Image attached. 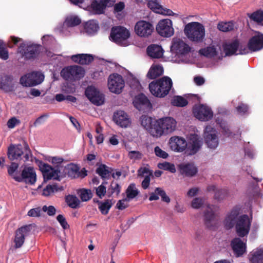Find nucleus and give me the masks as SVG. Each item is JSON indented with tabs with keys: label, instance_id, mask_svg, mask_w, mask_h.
<instances>
[{
	"label": "nucleus",
	"instance_id": "nucleus-1",
	"mask_svg": "<svg viewBox=\"0 0 263 263\" xmlns=\"http://www.w3.org/2000/svg\"><path fill=\"white\" fill-rule=\"evenodd\" d=\"M187 142L182 137L172 136L168 140L170 148L176 152H182L187 147L190 154H194L201 147L202 138L200 136V132L196 128L191 132L187 137Z\"/></svg>",
	"mask_w": 263,
	"mask_h": 263
},
{
	"label": "nucleus",
	"instance_id": "nucleus-2",
	"mask_svg": "<svg viewBox=\"0 0 263 263\" xmlns=\"http://www.w3.org/2000/svg\"><path fill=\"white\" fill-rule=\"evenodd\" d=\"M239 210L234 209L228 213L223 221V225L227 229L232 228L235 224L237 235L241 237L247 236L250 231L251 221L248 216L243 215L238 216Z\"/></svg>",
	"mask_w": 263,
	"mask_h": 263
},
{
	"label": "nucleus",
	"instance_id": "nucleus-3",
	"mask_svg": "<svg viewBox=\"0 0 263 263\" xmlns=\"http://www.w3.org/2000/svg\"><path fill=\"white\" fill-rule=\"evenodd\" d=\"M177 121L172 117H166L154 121V127L151 130V136L159 138L172 134L176 130Z\"/></svg>",
	"mask_w": 263,
	"mask_h": 263
},
{
	"label": "nucleus",
	"instance_id": "nucleus-4",
	"mask_svg": "<svg viewBox=\"0 0 263 263\" xmlns=\"http://www.w3.org/2000/svg\"><path fill=\"white\" fill-rule=\"evenodd\" d=\"M190 47L182 39L174 37L172 39L171 52V61L176 63H186V54L190 51Z\"/></svg>",
	"mask_w": 263,
	"mask_h": 263
},
{
	"label": "nucleus",
	"instance_id": "nucleus-5",
	"mask_svg": "<svg viewBox=\"0 0 263 263\" xmlns=\"http://www.w3.org/2000/svg\"><path fill=\"white\" fill-rule=\"evenodd\" d=\"M173 85L171 79L168 77L152 82L149 84V89L153 95L159 98L166 96L170 91Z\"/></svg>",
	"mask_w": 263,
	"mask_h": 263
},
{
	"label": "nucleus",
	"instance_id": "nucleus-6",
	"mask_svg": "<svg viewBox=\"0 0 263 263\" xmlns=\"http://www.w3.org/2000/svg\"><path fill=\"white\" fill-rule=\"evenodd\" d=\"M184 33L189 40L195 42H201L205 35V27L197 22L187 24L184 28Z\"/></svg>",
	"mask_w": 263,
	"mask_h": 263
},
{
	"label": "nucleus",
	"instance_id": "nucleus-7",
	"mask_svg": "<svg viewBox=\"0 0 263 263\" xmlns=\"http://www.w3.org/2000/svg\"><path fill=\"white\" fill-rule=\"evenodd\" d=\"M36 162L43 174L44 180H60L65 174L61 172L60 167H53L40 160H37Z\"/></svg>",
	"mask_w": 263,
	"mask_h": 263
},
{
	"label": "nucleus",
	"instance_id": "nucleus-8",
	"mask_svg": "<svg viewBox=\"0 0 263 263\" xmlns=\"http://www.w3.org/2000/svg\"><path fill=\"white\" fill-rule=\"evenodd\" d=\"M81 23V19L78 15L70 14L66 16L63 24L57 27V30L62 35L68 36L72 34L71 28L79 25Z\"/></svg>",
	"mask_w": 263,
	"mask_h": 263
},
{
	"label": "nucleus",
	"instance_id": "nucleus-9",
	"mask_svg": "<svg viewBox=\"0 0 263 263\" xmlns=\"http://www.w3.org/2000/svg\"><path fill=\"white\" fill-rule=\"evenodd\" d=\"M130 36V32L126 28L118 26L112 28L110 40L121 46H126L128 45L127 41Z\"/></svg>",
	"mask_w": 263,
	"mask_h": 263
},
{
	"label": "nucleus",
	"instance_id": "nucleus-10",
	"mask_svg": "<svg viewBox=\"0 0 263 263\" xmlns=\"http://www.w3.org/2000/svg\"><path fill=\"white\" fill-rule=\"evenodd\" d=\"M107 82L109 91L114 93L120 94L125 87V82L123 77L116 73L109 75Z\"/></svg>",
	"mask_w": 263,
	"mask_h": 263
},
{
	"label": "nucleus",
	"instance_id": "nucleus-11",
	"mask_svg": "<svg viewBox=\"0 0 263 263\" xmlns=\"http://www.w3.org/2000/svg\"><path fill=\"white\" fill-rule=\"evenodd\" d=\"M203 136L207 146L211 149H215L219 144L216 130L211 125L205 126Z\"/></svg>",
	"mask_w": 263,
	"mask_h": 263
},
{
	"label": "nucleus",
	"instance_id": "nucleus-12",
	"mask_svg": "<svg viewBox=\"0 0 263 263\" xmlns=\"http://www.w3.org/2000/svg\"><path fill=\"white\" fill-rule=\"evenodd\" d=\"M45 77L40 72H32L27 73L20 79V83L25 87L36 86L42 83Z\"/></svg>",
	"mask_w": 263,
	"mask_h": 263
},
{
	"label": "nucleus",
	"instance_id": "nucleus-13",
	"mask_svg": "<svg viewBox=\"0 0 263 263\" xmlns=\"http://www.w3.org/2000/svg\"><path fill=\"white\" fill-rule=\"evenodd\" d=\"M61 76L67 80H76L84 76V70L79 66H71L63 68L61 72Z\"/></svg>",
	"mask_w": 263,
	"mask_h": 263
},
{
	"label": "nucleus",
	"instance_id": "nucleus-14",
	"mask_svg": "<svg viewBox=\"0 0 263 263\" xmlns=\"http://www.w3.org/2000/svg\"><path fill=\"white\" fill-rule=\"evenodd\" d=\"M154 30L153 25L144 20L137 22L134 27L136 34L141 37H148L152 34Z\"/></svg>",
	"mask_w": 263,
	"mask_h": 263
},
{
	"label": "nucleus",
	"instance_id": "nucleus-15",
	"mask_svg": "<svg viewBox=\"0 0 263 263\" xmlns=\"http://www.w3.org/2000/svg\"><path fill=\"white\" fill-rule=\"evenodd\" d=\"M157 33L161 36L169 37L174 34V29L172 21L168 18L162 19L159 21L156 25Z\"/></svg>",
	"mask_w": 263,
	"mask_h": 263
},
{
	"label": "nucleus",
	"instance_id": "nucleus-16",
	"mask_svg": "<svg viewBox=\"0 0 263 263\" xmlns=\"http://www.w3.org/2000/svg\"><path fill=\"white\" fill-rule=\"evenodd\" d=\"M193 114L196 118L201 121H208L213 117V112L211 108L203 104L195 106L193 108Z\"/></svg>",
	"mask_w": 263,
	"mask_h": 263
},
{
	"label": "nucleus",
	"instance_id": "nucleus-17",
	"mask_svg": "<svg viewBox=\"0 0 263 263\" xmlns=\"http://www.w3.org/2000/svg\"><path fill=\"white\" fill-rule=\"evenodd\" d=\"M148 7L153 12L163 15L173 16L178 17L179 14L170 9L164 8L160 4V0H146Z\"/></svg>",
	"mask_w": 263,
	"mask_h": 263
},
{
	"label": "nucleus",
	"instance_id": "nucleus-18",
	"mask_svg": "<svg viewBox=\"0 0 263 263\" xmlns=\"http://www.w3.org/2000/svg\"><path fill=\"white\" fill-rule=\"evenodd\" d=\"M112 120L119 127L122 128H129L132 126V121L129 115L123 110H117L115 112Z\"/></svg>",
	"mask_w": 263,
	"mask_h": 263
},
{
	"label": "nucleus",
	"instance_id": "nucleus-19",
	"mask_svg": "<svg viewBox=\"0 0 263 263\" xmlns=\"http://www.w3.org/2000/svg\"><path fill=\"white\" fill-rule=\"evenodd\" d=\"M85 95L89 100L95 105H101L104 102L103 95L93 86H89L86 88Z\"/></svg>",
	"mask_w": 263,
	"mask_h": 263
},
{
	"label": "nucleus",
	"instance_id": "nucleus-20",
	"mask_svg": "<svg viewBox=\"0 0 263 263\" xmlns=\"http://www.w3.org/2000/svg\"><path fill=\"white\" fill-rule=\"evenodd\" d=\"M223 49L226 55L243 54L248 53V49L243 48L242 46L239 45L236 41L224 44Z\"/></svg>",
	"mask_w": 263,
	"mask_h": 263
},
{
	"label": "nucleus",
	"instance_id": "nucleus-21",
	"mask_svg": "<svg viewBox=\"0 0 263 263\" xmlns=\"http://www.w3.org/2000/svg\"><path fill=\"white\" fill-rule=\"evenodd\" d=\"M199 52L201 55L210 58L220 59L223 57L221 48L218 45H210L200 49Z\"/></svg>",
	"mask_w": 263,
	"mask_h": 263
},
{
	"label": "nucleus",
	"instance_id": "nucleus-22",
	"mask_svg": "<svg viewBox=\"0 0 263 263\" xmlns=\"http://www.w3.org/2000/svg\"><path fill=\"white\" fill-rule=\"evenodd\" d=\"M31 231L30 226H25L18 229L15 233L14 239L15 247L20 248L24 243L25 237L29 234Z\"/></svg>",
	"mask_w": 263,
	"mask_h": 263
},
{
	"label": "nucleus",
	"instance_id": "nucleus-23",
	"mask_svg": "<svg viewBox=\"0 0 263 263\" xmlns=\"http://www.w3.org/2000/svg\"><path fill=\"white\" fill-rule=\"evenodd\" d=\"M248 46V48L244 49H248V51H256L263 48V34L257 33L249 40Z\"/></svg>",
	"mask_w": 263,
	"mask_h": 263
},
{
	"label": "nucleus",
	"instance_id": "nucleus-24",
	"mask_svg": "<svg viewBox=\"0 0 263 263\" xmlns=\"http://www.w3.org/2000/svg\"><path fill=\"white\" fill-rule=\"evenodd\" d=\"M231 247L236 257L241 256L247 252L246 242H243L239 238H235L231 241Z\"/></svg>",
	"mask_w": 263,
	"mask_h": 263
},
{
	"label": "nucleus",
	"instance_id": "nucleus-25",
	"mask_svg": "<svg viewBox=\"0 0 263 263\" xmlns=\"http://www.w3.org/2000/svg\"><path fill=\"white\" fill-rule=\"evenodd\" d=\"M134 106L139 110L148 109L152 108V105L147 98L143 95L140 94L136 96L133 102Z\"/></svg>",
	"mask_w": 263,
	"mask_h": 263
},
{
	"label": "nucleus",
	"instance_id": "nucleus-26",
	"mask_svg": "<svg viewBox=\"0 0 263 263\" xmlns=\"http://www.w3.org/2000/svg\"><path fill=\"white\" fill-rule=\"evenodd\" d=\"M22 180L27 183L33 184L36 181V175L33 167L25 166L22 173Z\"/></svg>",
	"mask_w": 263,
	"mask_h": 263
},
{
	"label": "nucleus",
	"instance_id": "nucleus-27",
	"mask_svg": "<svg viewBox=\"0 0 263 263\" xmlns=\"http://www.w3.org/2000/svg\"><path fill=\"white\" fill-rule=\"evenodd\" d=\"M39 46L36 45H31L26 47L25 44H23L18 48V52L22 54L23 57L26 58L30 59L33 57L34 55L37 53Z\"/></svg>",
	"mask_w": 263,
	"mask_h": 263
},
{
	"label": "nucleus",
	"instance_id": "nucleus-28",
	"mask_svg": "<svg viewBox=\"0 0 263 263\" xmlns=\"http://www.w3.org/2000/svg\"><path fill=\"white\" fill-rule=\"evenodd\" d=\"M146 52L151 58L160 59L163 57L164 51L161 46L152 44L147 47Z\"/></svg>",
	"mask_w": 263,
	"mask_h": 263
},
{
	"label": "nucleus",
	"instance_id": "nucleus-29",
	"mask_svg": "<svg viewBox=\"0 0 263 263\" xmlns=\"http://www.w3.org/2000/svg\"><path fill=\"white\" fill-rule=\"evenodd\" d=\"M23 154L21 145H11L8 149L7 155L10 160H17Z\"/></svg>",
	"mask_w": 263,
	"mask_h": 263
},
{
	"label": "nucleus",
	"instance_id": "nucleus-30",
	"mask_svg": "<svg viewBox=\"0 0 263 263\" xmlns=\"http://www.w3.org/2000/svg\"><path fill=\"white\" fill-rule=\"evenodd\" d=\"M251 263H263V246L253 249L249 255Z\"/></svg>",
	"mask_w": 263,
	"mask_h": 263
},
{
	"label": "nucleus",
	"instance_id": "nucleus-31",
	"mask_svg": "<svg viewBox=\"0 0 263 263\" xmlns=\"http://www.w3.org/2000/svg\"><path fill=\"white\" fill-rule=\"evenodd\" d=\"M99 26L98 23L94 20H90L83 24L82 32L88 35H94L98 31Z\"/></svg>",
	"mask_w": 263,
	"mask_h": 263
},
{
	"label": "nucleus",
	"instance_id": "nucleus-32",
	"mask_svg": "<svg viewBox=\"0 0 263 263\" xmlns=\"http://www.w3.org/2000/svg\"><path fill=\"white\" fill-rule=\"evenodd\" d=\"M179 168L181 174L187 176H193L197 173V167L193 164H181Z\"/></svg>",
	"mask_w": 263,
	"mask_h": 263
},
{
	"label": "nucleus",
	"instance_id": "nucleus-33",
	"mask_svg": "<svg viewBox=\"0 0 263 263\" xmlns=\"http://www.w3.org/2000/svg\"><path fill=\"white\" fill-rule=\"evenodd\" d=\"M71 59L76 63L80 64H88L93 60V57L89 54H77L71 57Z\"/></svg>",
	"mask_w": 263,
	"mask_h": 263
},
{
	"label": "nucleus",
	"instance_id": "nucleus-34",
	"mask_svg": "<svg viewBox=\"0 0 263 263\" xmlns=\"http://www.w3.org/2000/svg\"><path fill=\"white\" fill-rule=\"evenodd\" d=\"M163 73V67L161 65L154 64L151 66L146 76L148 79H154L162 75Z\"/></svg>",
	"mask_w": 263,
	"mask_h": 263
},
{
	"label": "nucleus",
	"instance_id": "nucleus-35",
	"mask_svg": "<svg viewBox=\"0 0 263 263\" xmlns=\"http://www.w3.org/2000/svg\"><path fill=\"white\" fill-rule=\"evenodd\" d=\"M14 84L12 79L7 76L0 78V88L5 91L9 92L13 90Z\"/></svg>",
	"mask_w": 263,
	"mask_h": 263
},
{
	"label": "nucleus",
	"instance_id": "nucleus-36",
	"mask_svg": "<svg viewBox=\"0 0 263 263\" xmlns=\"http://www.w3.org/2000/svg\"><path fill=\"white\" fill-rule=\"evenodd\" d=\"M65 168L67 171L68 175L71 178H77L80 176L84 177L87 175L85 171L83 174L80 175L79 172V167L77 165L73 163L68 164L65 167Z\"/></svg>",
	"mask_w": 263,
	"mask_h": 263
},
{
	"label": "nucleus",
	"instance_id": "nucleus-37",
	"mask_svg": "<svg viewBox=\"0 0 263 263\" xmlns=\"http://www.w3.org/2000/svg\"><path fill=\"white\" fill-rule=\"evenodd\" d=\"M106 7H109L106 4L96 0L91 4L90 9L93 14H100L104 13Z\"/></svg>",
	"mask_w": 263,
	"mask_h": 263
},
{
	"label": "nucleus",
	"instance_id": "nucleus-38",
	"mask_svg": "<svg viewBox=\"0 0 263 263\" xmlns=\"http://www.w3.org/2000/svg\"><path fill=\"white\" fill-rule=\"evenodd\" d=\"M141 125L146 129L151 135V130L154 127V121L152 119L147 116H142L140 118Z\"/></svg>",
	"mask_w": 263,
	"mask_h": 263
},
{
	"label": "nucleus",
	"instance_id": "nucleus-39",
	"mask_svg": "<svg viewBox=\"0 0 263 263\" xmlns=\"http://www.w3.org/2000/svg\"><path fill=\"white\" fill-rule=\"evenodd\" d=\"M67 205L72 209H77L80 206V200L74 195H69L65 197Z\"/></svg>",
	"mask_w": 263,
	"mask_h": 263
},
{
	"label": "nucleus",
	"instance_id": "nucleus-40",
	"mask_svg": "<svg viewBox=\"0 0 263 263\" xmlns=\"http://www.w3.org/2000/svg\"><path fill=\"white\" fill-rule=\"evenodd\" d=\"M18 167V164L14 162L11 163V164L8 166V173L10 176L13 177L16 181L20 182L22 181L21 178L15 175V174H16V171L17 170Z\"/></svg>",
	"mask_w": 263,
	"mask_h": 263
},
{
	"label": "nucleus",
	"instance_id": "nucleus-41",
	"mask_svg": "<svg viewBox=\"0 0 263 263\" xmlns=\"http://www.w3.org/2000/svg\"><path fill=\"white\" fill-rule=\"evenodd\" d=\"M98 204L99 209L101 213L102 214L106 215L108 213L112 203L111 200H106L103 202H100Z\"/></svg>",
	"mask_w": 263,
	"mask_h": 263
},
{
	"label": "nucleus",
	"instance_id": "nucleus-42",
	"mask_svg": "<svg viewBox=\"0 0 263 263\" xmlns=\"http://www.w3.org/2000/svg\"><path fill=\"white\" fill-rule=\"evenodd\" d=\"M127 83L133 89L139 91L141 89V85L138 80L133 74H129L127 78Z\"/></svg>",
	"mask_w": 263,
	"mask_h": 263
},
{
	"label": "nucleus",
	"instance_id": "nucleus-43",
	"mask_svg": "<svg viewBox=\"0 0 263 263\" xmlns=\"http://www.w3.org/2000/svg\"><path fill=\"white\" fill-rule=\"evenodd\" d=\"M218 29L222 32H228L232 30L234 28V24L231 22H221L217 25Z\"/></svg>",
	"mask_w": 263,
	"mask_h": 263
},
{
	"label": "nucleus",
	"instance_id": "nucleus-44",
	"mask_svg": "<svg viewBox=\"0 0 263 263\" xmlns=\"http://www.w3.org/2000/svg\"><path fill=\"white\" fill-rule=\"evenodd\" d=\"M45 160L51 163L55 166L54 167H59V166L64 161V159L59 156H46L45 158Z\"/></svg>",
	"mask_w": 263,
	"mask_h": 263
},
{
	"label": "nucleus",
	"instance_id": "nucleus-45",
	"mask_svg": "<svg viewBox=\"0 0 263 263\" xmlns=\"http://www.w3.org/2000/svg\"><path fill=\"white\" fill-rule=\"evenodd\" d=\"M126 196L128 200L134 198L139 193L136 185L134 184H130L127 187L126 191Z\"/></svg>",
	"mask_w": 263,
	"mask_h": 263
},
{
	"label": "nucleus",
	"instance_id": "nucleus-46",
	"mask_svg": "<svg viewBox=\"0 0 263 263\" xmlns=\"http://www.w3.org/2000/svg\"><path fill=\"white\" fill-rule=\"evenodd\" d=\"M172 104L174 106L178 107H183L187 105V102L182 97L175 96L172 100Z\"/></svg>",
	"mask_w": 263,
	"mask_h": 263
},
{
	"label": "nucleus",
	"instance_id": "nucleus-47",
	"mask_svg": "<svg viewBox=\"0 0 263 263\" xmlns=\"http://www.w3.org/2000/svg\"><path fill=\"white\" fill-rule=\"evenodd\" d=\"M78 195L82 201H87L92 197V193L89 190H80L78 192Z\"/></svg>",
	"mask_w": 263,
	"mask_h": 263
},
{
	"label": "nucleus",
	"instance_id": "nucleus-48",
	"mask_svg": "<svg viewBox=\"0 0 263 263\" xmlns=\"http://www.w3.org/2000/svg\"><path fill=\"white\" fill-rule=\"evenodd\" d=\"M251 20L257 23H261L263 21V12L258 11L252 14H248Z\"/></svg>",
	"mask_w": 263,
	"mask_h": 263
},
{
	"label": "nucleus",
	"instance_id": "nucleus-49",
	"mask_svg": "<svg viewBox=\"0 0 263 263\" xmlns=\"http://www.w3.org/2000/svg\"><path fill=\"white\" fill-rule=\"evenodd\" d=\"M158 166L160 169L168 171L172 173L176 172V168L174 164L167 162L159 163Z\"/></svg>",
	"mask_w": 263,
	"mask_h": 263
},
{
	"label": "nucleus",
	"instance_id": "nucleus-50",
	"mask_svg": "<svg viewBox=\"0 0 263 263\" xmlns=\"http://www.w3.org/2000/svg\"><path fill=\"white\" fill-rule=\"evenodd\" d=\"M219 209L218 206L215 205H208L207 206L206 212L205 214V218L208 219H210L212 217H213L214 214L218 211Z\"/></svg>",
	"mask_w": 263,
	"mask_h": 263
},
{
	"label": "nucleus",
	"instance_id": "nucleus-51",
	"mask_svg": "<svg viewBox=\"0 0 263 263\" xmlns=\"http://www.w3.org/2000/svg\"><path fill=\"white\" fill-rule=\"evenodd\" d=\"M58 187L55 185H47L46 187L43 190L42 195L45 196H48L54 192L58 191Z\"/></svg>",
	"mask_w": 263,
	"mask_h": 263
},
{
	"label": "nucleus",
	"instance_id": "nucleus-52",
	"mask_svg": "<svg viewBox=\"0 0 263 263\" xmlns=\"http://www.w3.org/2000/svg\"><path fill=\"white\" fill-rule=\"evenodd\" d=\"M43 213L42 209L40 207H36L30 209L27 213V215L30 217H38L42 215Z\"/></svg>",
	"mask_w": 263,
	"mask_h": 263
},
{
	"label": "nucleus",
	"instance_id": "nucleus-53",
	"mask_svg": "<svg viewBox=\"0 0 263 263\" xmlns=\"http://www.w3.org/2000/svg\"><path fill=\"white\" fill-rule=\"evenodd\" d=\"M204 203V200L202 198L197 197L194 198L191 203V207L195 209L200 208Z\"/></svg>",
	"mask_w": 263,
	"mask_h": 263
},
{
	"label": "nucleus",
	"instance_id": "nucleus-54",
	"mask_svg": "<svg viewBox=\"0 0 263 263\" xmlns=\"http://www.w3.org/2000/svg\"><path fill=\"white\" fill-rule=\"evenodd\" d=\"M154 153L156 156L159 158L166 159L168 157L167 153L158 146L154 148Z\"/></svg>",
	"mask_w": 263,
	"mask_h": 263
},
{
	"label": "nucleus",
	"instance_id": "nucleus-55",
	"mask_svg": "<svg viewBox=\"0 0 263 263\" xmlns=\"http://www.w3.org/2000/svg\"><path fill=\"white\" fill-rule=\"evenodd\" d=\"M57 220L64 230H68L69 229L70 226L63 215H58L57 217Z\"/></svg>",
	"mask_w": 263,
	"mask_h": 263
},
{
	"label": "nucleus",
	"instance_id": "nucleus-56",
	"mask_svg": "<svg viewBox=\"0 0 263 263\" xmlns=\"http://www.w3.org/2000/svg\"><path fill=\"white\" fill-rule=\"evenodd\" d=\"M217 122L218 124H219L220 127L222 129L221 132L222 134L224 135H226L227 137L230 136V133L229 132V129L228 128L227 125L225 121H219V120L217 119Z\"/></svg>",
	"mask_w": 263,
	"mask_h": 263
},
{
	"label": "nucleus",
	"instance_id": "nucleus-57",
	"mask_svg": "<svg viewBox=\"0 0 263 263\" xmlns=\"http://www.w3.org/2000/svg\"><path fill=\"white\" fill-rule=\"evenodd\" d=\"M143 155L142 154L136 151H129L128 154V157L129 159L133 160H137L142 158Z\"/></svg>",
	"mask_w": 263,
	"mask_h": 263
},
{
	"label": "nucleus",
	"instance_id": "nucleus-58",
	"mask_svg": "<svg viewBox=\"0 0 263 263\" xmlns=\"http://www.w3.org/2000/svg\"><path fill=\"white\" fill-rule=\"evenodd\" d=\"M97 172L102 178H107L109 176V172L104 165H100L97 168Z\"/></svg>",
	"mask_w": 263,
	"mask_h": 263
},
{
	"label": "nucleus",
	"instance_id": "nucleus-59",
	"mask_svg": "<svg viewBox=\"0 0 263 263\" xmlns=\"http://www.w3.org/2000/svg\"><path fill=\"white\" fill-rule=\"evenodd\" d=\"M155 193L159 194L161 197L162 200L167 203L170 202V199L169 197L166 194L164 190L161 188H156L155 189Z\"/></svg>",
	"mask_w": 263,
	"mask_h": 263
},
{
	"label": "nucleus",
	"instance_id": "nucleus-60",
	"mask_svg": "<svg viewBox=\"0 0 263 263\" xmlns=\"http://www.w3.org/2000/svg\"><path fill=\"white\" fill-rule=\"evenodd\" d=\"M124 7V4L122 2H120L115 5L114 12L116 14H117V15L119 18H121L120 14L122 11L123 10Z\"/></svg>",
	"mask_w": 263,
	"mask_h": 263
},
{
	"label": "nucleus",
	"instance_id": "nucleus-61",
	"mask_svg": "<svg viewBox=\"0 0 263 263\" xmlns=\"http://www.w3.org/2000/svg\"><path fill=\"white\" fill-rule=\"evenodd\" d=\"M3 42L0 40V58L6 60L9 58V54L7 50L3 47Z\"/></svg>",
	"mask_w": 263,
	"mask_h": 263
},
{
	"label": "nucleus",
	"instance_id": "nucleus-62",
	"mask_svg": "<svg viewBox=\"0 0 263 263\" xmlns=\"http://www.w3.org/2000/svg\"><path fill=\"white\" fill-rule=\"evenodd\" d=\"M42 211L46 212L49 216H53L56 212L55 208L52 205H44L42 208Z\"/></svg>",
	"mask_w": 263,
	"mask_h": 263
},
{
	"label": "nucleus",
	"instance_id": "nucleus-63",
	"mask_svg": "<svg viewBox=\"0 0 263 263\" xmlns=\"http://www.w3.org/2000/svg\"><path fill=\"white\" fill-rule=\"evenodd\" d=\"M96 190L97 196L100 198H103L106 193V187L103 184L99 186Z\"/></svg>",
	"mask_w": 263,
	"mask_h": 263
},
{
	"label": "nucleus",
	"instance_id": "nucleus-64",
	"mask_svg": "<svg viewBox=\"0 0 263 263\" xmlns=\"http://www.w3.org/2000/svg\"><path fill=\"white\" fill-rule=\"evenodd\" d=\"M200 190L198 187H194L190 189L186 193V197L189 198L195 197L199 193Z\"/></svg>",
	"mask_w": 263,
	"mask_h": 263
}]
</instances>
